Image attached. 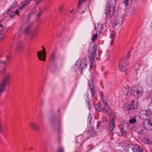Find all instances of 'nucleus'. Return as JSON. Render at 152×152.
<instances>
[{"instance_id": "obj_15", "label": "nucleus", "mask_w": 152, "mask_h": 152, "mask_svg": "<svg viewBox=\"0 0 152 152\" xmlns=\"http://www.w3.org/2000/svg\"><path fill=\"white\" fill-rule=\"evenodd\" d=\"M86 59H83L80 62V64L79 65V67L81 69H83V68H85L87 65L86 62L85 61Z\"/></svg>"}, {"instance_id": "obj_23", "label": "nucleus", "mask_w": 152, "mask_h": 152, "mask_svg": "<svg viewBox=\"0 0 152 152\" xmlns=\"http://www.w3.org/2000/svg\"><path fill=\"white\" fill-rule=\"evenodd\" d=\"M128 95H132L133 96H136V91H134V90L132 89H130L129 90V92H128Z\"/></svg>"}, {"instance_id": "obj_34", "label": "nucleus", "mask_w": 152, "mask_h": 152, "mask_svg": "<svg viewBox=\"0 0 152 152\" xmlns=\"http://www.w3.org/2000/svg\"><path fill=\"white\" fill-rule=\"evenodd\" d=\"M123 2L124 3L125 6H127L129 4L128 0H123Z\"/></svg>"}, {"instance_id": "obj_52", "label": "nucleus", "mask_w": 152, "mask_h": 152, "mask_svg": "<svg viewBox=\"0 0 152 152\" xmlns=\"http://www.w3.org/2000/svg\"><path fill=\"white\" fill-rule=\"evenodd\" d=\"M121 152H127L126 151V150H124L123 151Z\"/></svg>"}, {"instance_id": "obj_58", "label": "nucleus", "mask_w": 152, "mask_h": 152, "mask_svg": "<svg viewBox=\"0 0 152 152\" xmlns=\"http://www.w3.org/2000/svg\"><path fill=\"white\" fill-rule=\"evenodd\" d=\"M147 66L146 65V66H145V67H147Z\"/></svg>"}, {"instance_id": "obj_22", "label": "nucleus", "mask_w": 152, "mask_h": 152, "mask_svg": "<svg viewBox=\"0 0 152 152\" xmlns=\"http://www.w3.org/2000/svg\"><path fill=\"white\" fill-rule=\"evenodd\" d=\"M30 1V0H27L20 7V8L21 9L24 8L26 6L29 4Z\"/></svg>"}, {"instance_id": "obj_1", "label": "nucleus", "mask_w": 152, "mask_h": 152, "mask_svg": "<svg viewBox=\"0 0 152 152\" xmlns=\"http://www.w3.org/2000/svg\"><path fill=\"white\" fill-rule=\"evenodd\" d=\"M96 53V48L94 45L93 46H90L88 50V56L90 62V67L91 68L93 66L94 61L95 58Z\"/></svg>"}, {"instance_id": "obj_59", "label": "nucleus", "mask_w": 152, "mask_h": 152, "mask_svg": "<svg viewBox=\"0 0 152 152\" xmlns=\"http://www.w3.org/2000/svg\"><path fill=\"white\" fill-rule=\"evenodd\" d=\"M114 1H117L118 0H114Z\"/></svg>"}, {"instance_id": "obj_26", "label": "nucleus", "mask_w": 152, "mask_h": 152, "mask_svg": "<svg viewBox=\"0 0 152 152\" xmlns=\"http://www.w3.org/2000/svg\"><path fill=\"white\" fill-rule=\"evenodd\" d=\"M50 59L52 60L53 61H55L56 59V57L55 54L54 53H53L51 54V55Z\"/></svg>"}, {"instance_id": "obj_36", "label": "nucleus", "mask_w": 152, "mask_h": 152, "mask_svg": "<svg viewBox=\"0 0 152 152\" xmlns=\"http://www.w3.org/2000/svg\"><path fill=\"white\" fill-rule=\"evenodd\" d=\"M13 12H14V14H16L17 15H18L19 14V11H18L17 10L14 11Z\"/></svg>"}, {"instance_id": "obj_6", "label": "nucleus", "mask_w": 152, "mask_h": 152, "mask_svg": "<svg viewBox=\"0 0 152 152\" xmlns=\"http://www.w3.org/2000/svg\"><path fill=\"white\" fill-rule=\"evenodd\" d=\"M143 125L145 129L148 130H152V118L144 120Z\"/></svg>"}, {"instance_id": "obj_40", "label": "nucleus", "mask_w": 152, "mask_h": 152, "mask_svg": "<svg viewBox=\"0 0 152 152\" xmlns=\"http://www.w3.org/2000/svg\"><path fill=\"white\" fill-rule=\"evenodd\" d=\"M86 104H87L86 105H88V107H87L89 109V108H90V107L89 106V102H87Z\"/></svg>"}, {"instance_id": "obj_19", "label": "nucleus", "mask_w": 152, "mask_h": 152, "mask_svg": "<svg viewBox=\"0 0 152 152\" xmlns=\"http://www.w3.org/2000/svg\"><path fill=\"white\" fill-rule=\"evenodd\" d=\"M136 95L137 96V97L139 98L142 96L144 93V91L142 89H138L136 90Z\"/></svg>"}, {"instance_id": "obj_11", "label": "nucleus", "mask_w": 152, "mask_h": 152, "mask_svg": "<svg viewBox=\"0 0 152 152\" xmlns=\"http://www.w3.org/2000/svg\"><path fill=\"white\" fill-rule=\"evenodd\" d=\"M99 127H100L98 123L94 127H93L92 129L90 130L88 132L89 133L91 134L90 136L91 135L92 132L95 133L98 131L100 129Z\"/></svg>"}, {"instance_id": "obj_35", "label": "nucleus", "mask_w": 152, "mask_h": 152, "mask_svg": "<svg viewBox=\"0 0 152 152\" xmlns=\"http://www.w3.org/2000/svg\"><path fill=\"white\" fill-rule=\"evenodd\" d=\"M63 8V6H60L58 8V11L59 12L62 11V10Z\"/></svg>"}, {"instance_id": "obj_56", "label": "nucleus", "mask_w": 152, "mask_h": 152, "mask_svg": "<svg viewBox=\"0 0 152 152\" xmlns=\"http://www.w3.org/2000/svg\"><path fill=\"white\" fill-rule=\"evenodd\" d=\"M42 48H43H43H44V47H43V46H42Z\"/></svg>"}, {"instance_id": "obj_4", "label": "nucleus", "mask_w": 152, "mask_h": 152, "mask_svg": "<svg viewBox=\"0 0 152 152\" xmlns=\"http://www.w3.org/2000/svg\"><path fill=\"white\" fill-rule=\"evenodd\" d=\"M9 78L10 77L9 76H6L0 84V94L2 93L6 89L7 84Z\"/></svg>"}, {"instance_id": "obj_3", "label": "nucleus", "mask_w": 152, "mask_h": 152, "mask_svg": "<svg viewBox=\"0 0 152 152\" xmlns=\"http://www.w3.org/2000/svg\"><path fill=\"white\" fill-rule=\"evenodd\" d=\"M112 1H110L109 3V9L105 10V13L107 16L109 17L110 18H112L115 12V2L111 4V2Z\"/></svg>"}, {"instance_id": "obj_2", "label": "nucleus", "mask_w": 152, "mask_h": 152, "mask_svg": "<svg viewBox=\"0 0 152 152\" xmlns=\"http://www.w3.org/2000/svg\"><path fill=\"white\" fill-rule=\"evenodd\" d=\"M124 18L123 15L118 14L113 19V23L115 27H119L122 23Z\"/></svg>"}, {"instance_id": "obj_20", "label": "nucleus", "mask_w": 152, "mask_h": 152, "mask_svg": "<svg viewBox=\"0 0 152 152\" xmlns=\"http://www.w3.org/2000/svg\"><path fill=\"white\" fill-rule=\"evenodd\" d=\"M123 93L126 96L128 95L129 92V86H125L123 88Z\"/></svg>"}, {"instance_id": "obj_42", "label": "nucleus", "mask_w": 152, "mask_h": 152, "mask_svg": "<svg viewBox=\"0 0 152 152\" xmlns=\"http://www.w3.org/2000/svg\"><path fill=\"white\" fill-rule=\"evenodd\" d=\"M129 56H130V54L129 53H128L127 54L126 58H128L129 57Z\"/></svg>"}, {"instance_id": "obj_10", "label": "nucleus", "mask_w": 152, "mask_h": 152, "mask_svg": "<svg viewBox=\"0 0 152 152\" xmlns=\"http://www.w3.org/2000/svg\"><path fill=\"white\" fill-rule=\"evenodd\" d=\"M29 125L31 128L33 129L36 131H38L39 130L40 128L38 124L35 122H32L29 124Z\"/></svg>"}, {"instance_id": "obj_21", "label": "nucleus", "mask_w": 152, "mask_h": 152, "mask_svg": "<svg viewBox=\"0 0 152 152\" xmlns=\"http://www.w3.org/2000/svg\"><path fill=\"white\" fill-rule=\"evenodd\" d=\"M144 129H145L142 126H140L136 129V131L137 132L138 134H141L143 132Z\"/></svg>"}, {"instance_id": "obj_57", "label": "nucleus", "mask_w": 152, "mask_h": 152, "mask_svg": "<svg viewBox=\"0 0 152 152\" xmlns=\"http://www.w3.org/2000/svg\"><path fill=\"white\" fill-rule=\"evenodd\" d=\"M10 16L11 17H12V16H13V15H10Z\"/></svg>"}, {"instance_id": "obj_43", "label": "nucleus", "mask_w": 152, "mask_h": 152, "mask_svg": "<svg viewBox=\"0 0 152 152\" xmlns=\"http://www.w3.org/2000/svg\"><path fill=\"white\" fill-rule=\"evenodd\" d=\"M102 100L103 103V104H104V103L106 102L104 99H102Z\"/></svg>"}, {"instance_id": "obj_44", "label": "nucleus", "mask_w": 152, "mask_h": 152, "mask_svg": "<svg viewBox=\"0 0 152 152\" xmlns=\"http://www.w3.org/2000/svg\"><path fill=\"white\" fill-rule=\"evenodd\" d=\"M80 5H81V4H78L77 9H78L80 8Z\"/></svg>"}, {"instance_id": "obj_54", "label": "nucleus", "mask_w": 152, "mask_h": 152, "mask_svg": "<svg viewBox=\"0 0 152 152\" xmlns=\"http://www.w3.org/2000/svg\"><path fill=\"white\" fill-rule=\"evenodd\" d=\"M83 143V142H82V143H80V146H81V145H82Z\"/></svg>"}, {"instance_id": "obj_31", "label": "nucleus", "mask_w": 152, "mask_h": 152, "mask_svg": "<svg viewBox=\"0 0 152 152\" xmlns=\"http://www.w3.org/2000/svg\"><path fill=\"white\" fill-rule=\"evenodd\" d=\"M129 9L130 12H133L134 10V7L133 6H130Z\"/></svg>"}, {"instance_id": "obj_51", "label": "nucleus", "mask_w": 152, "mask_h": 152, "mask_svg": "<svg viewBox=\"0 0 152 152\" xmlns=\"http://www.w3.org/2000/svg\"><path fill=\"white\" fill-rule=\"evenodd\" d=\"M36 34L37 35V34L38 33H34V34H33V35H34V34Z\"/></svg>"}, {"instance_id": "obj_45", "label": "nucleus", "mask_w": 152, "mask_h": 152, "mask_svg": "<svg viewBox=\"0 0 152 152\" xmlns=\"http://www.w3.org/2000/svg\"><path fill=\"white\" fill-rule=\"evenodd\" d=\"M82 2L81 1V0H79L78 1V4H81Z\"/></svg>"}, {"instance_id": "obj_24", "label": "nucleus", "mask_w": 152, "mask_h": 152, "mask_svg": "<svg viewBox=\"0 0 152 152\" xmlns=\"http://www.w3.org/2000/svg\"><path fill=\"white\" fill-rule=\"evenodd\" d=\"M115 34L114 31H112L111 33V34L110 36V37L112 39L111 42V44L113 42L114 40L115 39Z\"/></svg>"}, {"instance_id": "obj_16", "label": "nucleus", "mask_w": 152, "mask_h": 152, "mask_svg": "<svg viewBox=\"0 0 152 152\" xmlns=\"http://www.w3.org/2000/svg\"><path fill=\"white\" fill-rule=\"evenodd\" d=\"M4 32L3 30V28L1 24L0 25V41L3 40L4 37Z\"/></svg>"}, {"instance_id": "obj_7", "label": "nucleus", "mask_w": 152, "mask_h": 152, "mask_svg": "<svg viewBox=\"0 0 152 152\" xmlns=\"http://www.w3.org/2000/svg\"><path fill=\"white\" fill-rule=\"evenodd\" d=\"M43 52L42 53L41 52H37V56L39 60H42L45 61L46 57V52L45 48L43 49Z\"/></svg>"}, {"instance_id": "obj_39", "label": "nucleus", "mask_w": 152, "mask_h": 152, "mask_svg": "<svg viewBox=\"0 0 152 152\" xmlns=\"http://www.w3.org/2000/svg\"><path fill=\"white\" fill-rule=\"evenodd\" d=\"M4 64H5L4 62H3L2 61H0V66H2V65H4V66H4Z\"/></svg>"}, {"instance_id": "obj_47", "label": "nucleus", "mask_w": 152, "mask_h": 152, "mask_svg": "<svg viewBox=\"0 0 152 152\" xmlns=\"http://www.w3.org/2000/svg\"><path fill=\"white\" fill-rule=\"evenodd\" d=\"M10 56H9V57H7V61H9V60L10 59Z\"/></svg>"}, {"instance_id": "obj_32", "label": "nucleus", "mask_w": 152, "mask_h": 152, "mask_svg": "<svg viewBox=\"0 0 152 152\" xmlns=\"http://www.w3.org/2000/svg\"><path fill=\"white\" fill-rule=\"evenodd\" d=\"M97 35H98L97 34H96L93 35L92 39L93 41H94L95 39L97 38Z\"/></svg>"}, {"instance_id": "obj_48", "label": "nucleus", "mask_w": 152, "mask_h": 152, "mask_svg": "<svg viewBox=\"0 0 152 152\" xmlns=\"http://www.w3.org/2000/svg\"><path fill=\"white\" fill-rule=\"evenodd\" d=\"M110 54L109 53H107V58H108L109 57V56H110Z\"/></svg>"}, {"instance_id": "obj_41", "label": "nucleus", "mask_w": 152, "mask_h": 152, "mask_svg": "<svg viewBox=\"0 0 152 152\" xmlns=\"http://www.w3.org/2000/svg\"><path fill=\"white\" fill-rule=\"evenodd\" d=\"M150 140L148 139H147L146 143L147 144H150Z\"/></svg>"}, {"instance_id": "obj_12", "label": "nucleus", "mask_w": 152, "mask_h": 152, "mask_svg": "<svg viewBox=\"0 0 152 152\" xmlns=\"http://www.w3.org/2000/svg\"><path fill=\"white\" fill-rule=\"evenodd\" d=\"M137 108V106L135 105L134 104H133V105H131L126 104L124 108L125 110H128L136 109Z\"/></svg>"}, {"instance_id": "obj_28", "label": "nucleus", "mask_w": 152, "mask_h": 152, "mask_svg": "<svg viewBox=\"0 0 152 152\" xmlns=\"http://www.w3.org/2000/svg\"><path fill=\"white\" fill-rule=\"evenodd\" d=\"M22 49V45L20 44L18 46L17 51L18 52L20 51Z\"/></svg>"}, {"instance_id": "obj_30", "label": "nucleus", "mask_w": 152, "mask_h": 152, "mask_svg": "<svg viewBox=\"0 0 152 152\" xmlns=\"http://www.w3.org/2000/svg\"><path fill=\"white\" fill-rule=\"evenodd\" d=\"M136 121L134 118H132L131 119H130L129 121V122L130 124H133L135 122H136Z\"/></svg>"}, {"instance_id": "obj_50", "label": "nucleus", "mask_w": 152, "mask_h": 152, "mask_svg": "<svg viewBox=\"0 0 152 152\" xmlns=\"http://www.w3.org/2000/svg\"><path fill=\"white\" fill-rule=\"evenodd\" d=\"M150 26L151 28L152 29V22L151 23V25H150Z\"/></svg>"}, {"instance_id": "obj_60", "label": "nucleus", "mask_w": 152, "mask_h": 152, "mask_svg": "<svg viewBox=\"0 0 152 152\" xmlns=\"http://www.w3.org/2000/svg\"><path fill=\"white\" fill-rule=\"evenodd\" d=\"M77 12L78 13V11H79L78 10H77Z\"/></svg>"}, {"instance_id": "obj_33", "label": "nucleus", "mask_w": 152, "mask_h": 152, "mask_svg": "<svg viewBox=\"0 0 152 152\" xmlns=\"http://www.w3.org/2000/svg\"><path fill=\"white\" fill-rule=\"evenodd\" d=\"M56 152H64L63 148L62 147H60L58 149Z\"/></svg>"}, {"instance_id": "obj_29", "label": "nucleus", "mask_w": 152, "mask_h": 152, "mask_svg": "<svg viewBox=\"0 0 152 152\" xmlns=\"http://www.w3.org/2000/svg\"><path fill=\"white\" fill-rule=\"evenodd\" d=\"M50 124L52 125H54V123L56 122V120L55 119H53L52 118H51L50 119Z\"/></svg>"}, {"instance_id": "obj_55", "label": "nucleus", "mask_w": 152, "mask_h": 152, "mask_svg": "<svg viewBox=\"0 0 152 152\" xmlns=\"http://www.w3.org/2000/svg\"><path fill=\"white\" fill-rule=\"evenodd\" d=\"M73 10H72V11H70V12H71V13H72V12H73Z\"/></svg>"}, {"instance_id": "obj_38", "label": "nucleus", "mask_w": 152, "mask_h": 152, "mask_svg": "<svg viewBox=\"0 0 152 152\" xmlns=\"http://www.w3.org/2000/svg\"><path fill=\"white\" fill-rule=\"evenodd\" d=\"M136 66H137L139 68V65L138 64H136L135 65V69H136V70H137L138 69V68H136L135 67Z\"/></svg>"}, {"instance_id": "obj_37", "label": "nucleus", "mask_w": 152, "mask_h": 152, "mask_svg": "<svg viewBox=\"0 0 152 152\" xmlns=\"http://www.w3.org/2000/svg\"><path fill=\"white\" fill-rule=\"evenodd\" d=\"M91 121V118L89 116H88L87 118V122L88 123L90 124Z\"/></svg>"}, {"instance_id": "obj_61", "label": "nucleus", "mask_w": 152, "mask_h": 152, "mask_svg": "<svg viewBox=\"0 0 152 152\" xmlns=\"http://www.w3.org/2000/svg\"><path fill=\"white\" fill-rule=\"evenodd\" d=\"M32 149H33V148H32L31 149V150H32Z\"/></svg>"}, {"instance_id": "obj_46", "label": "nucleus", "mask_w": 152, "mask_h": 152, "mask_svg": "<svg viewBox=\"0 0 152 152\" xmlns=\"http://www.w3.org/2000/svg\"><path fill=\"white\" fill-rule=\"evenodd\" d=\"M41 15V12H39V13H38V15H37V16L38 17H40V16Z\"/></svg>"}, {"instance_id": "obj_14", "label": "nucleus", "mask_w": 152, "mask_h": 152, "mask_svg": "<svg viewBox=\"0 0 152 152\" xmlns=\"http://www.w3.org/2000/svg\"><path fill=\"white\" fill-rule=\"evenodd\" d=\"M132 149L133 151L136 152H142L143 151L142 148L138 145H135L132 148Z\"/></svg>"}, {"instance_id": "obj_9", "label": "nucleus", "mask_w": 152, "mask_h": 152, "mask_svg": "<svg viewBox=\"0 0 152 152\" xmlns=\"http://www.w3.org/2000/svg\"><path fill=\"white\" fill-rule=\"evenodd\" d=\"M115 126V120L114 119H112L109 122L108 125L107 126V129L108 131L110 132L112 131Z\"/></svg>"}, {"instance_id": "obj_17", "label": "nucleus", "mask_w": 152, "mask_h": 152, "mask_svg": "<svg viewBox=\"0 0 152 152\" xmlns=\"http://www.w3.org/2000/svg\"><path fill=\"white\" fill-rule=\"evenodd\" d=\"M95 29L99 33H101L103 30V25L101 24H97L95 26Z\"/></svg>"}, {"instance_id": "obj_25", "label": "nucleus", "mask_w": 152, "mask_h": 152, "mask_svg": "<svg viewBox=\"0 0 152 152\" xmlns=\"http://www.w3.org/2000/svg\"><path fill=\"white\" fill-rule=\"evenodd\" d=\"M30 28V26H28L25 28L24 30V32L26 34H28L29 33Z\"/></svg>"}, {"instance_id": "obj_13", "label": "nucleus", "mask_w": 152, "mask_h": 152, "mask_svg": "<svg viewBox=\"0 0 152 152\" xmlns=\"http://www.w3.org/2000/svg\"><path fill=\"white\" fill-rule=\"evenodd\" d=\"M93 82V81L92 80H90L89 81V85L90 88V89H91V95L92 97H93L94 96V94L96 93V90L95 89V88H92L91 87V85L90 84V83H91Z\"/></svg>"}, {"instance_id": "obj_18", "label": "nucleus", "mask_w": 152, "mask_h": 152, "mask_svg": "<svg viewBox=\"0 0 152 152\" xmlns=\"http://www.w3.org/2000/svg\"><path fill=\"white\" fill-rule=\"evenodd\" d=\"M103 105L104 107L102 109H101V110L105 113H107L108 110H109V108L107 102H105L104 104H103Z\"/></svg>"}, {"instance_id": "obj_27", "label": "nucleus", "mask_w": 152, "mask_h": 152, "mask_svg": "<svg viewBox=\"0 0 152 152\" xmlns=\"http://www.w3.org/2000/svg\"><path fill=\"white\" fill-rule=\"evenodd\" d=\"M18 4L16 1H14L13 2L12 4L11 5L12 7L13 8H14L18 6Z\"/></svg>"}, {"instance_id": "obj_5", "label": "nucleus", "mask_w": 152, "mask_h": 152, "mask_svg": "<svg viewBox=\"0 0 152 152\" xmlns=\"http://www.w3.org/2000/svg\"><path fill=\"white\" fill-rule=\"evenodd\" d=\"M129 62L124 59H121L119 62V69L121 71H125L128 65Z\"/></svg>"}, {"instance_id": "obj_53", "label": "nucleus", "mask_w": 152, "mask_h": 152, "mask_svg": "<svg viewBox=\"0 0 152 152\" xmlns=\"http://www.w3.org/2000/svg\"><path fill=\"white\" fill-rule=\"evenodd\" d=\"M84 12V11H82L81 13V14H82Z\"/></svg>"}, {"instance_id": "obj_49", "label": "nucleus", "mask_w": 152, "mask_h": 152, "mask_svg": "<svg viewBox=\"0 0 152 152\" xmlns=\"http://www.w3.org/2000/svg\"><path fill=\"white\" fill-rule=\"evenodd\" d=\"M121 133L122 134L124 135V133H123L122 132V129H121Z\"/></svg>"}, {"instance_id": "obj_8", "label": "nucleus", "mask_w": 152, "mask_h": 152, "mask_svg": "<svg viewBox=\"0 0 152 152\" xmlns=\"http://www.w3.org/2000/svg\"><path fill=\"white\" fill-rule=\"evenodd\" d=\"M148 112L147 110L144 109L142 110L139 113V116L141 119H146L148 116Z\"/></svg>"}]
</instances>
